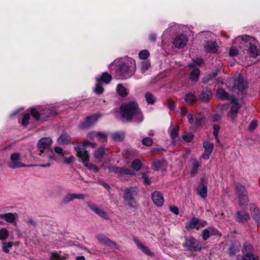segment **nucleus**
<instances>
[{"label":"nucleus","instance_id":"f257e3e1","mask_svg":"<svg viewBox=\"0 0 260 260\" xmlns=\"http://www.w3.org/2000/svg\"><path fill=\"white\" fill-rule=\"evenodd\" d=\"M121 117L130 122L133 119L134 122L140 123L143 120V116L138 103L135 101H130L121 104L120 107Z\"/></svg>","mask_w":260,"mask_h":260},{"label":"nucleus","instance_id":"f03ea898","mask_svg":"<svg viewBox=\"0 0 260 260\" xmlns=\"http://www.w3.org/2000/svg\"><path fill=\"white\" fill-rule=\"evenodd\" d=\"M136 66L135 61L131 59L126 62H122L117 66L116 73L119 78L122 79H127L131 78L136 72Z\"/></svg>","mask_w":260,"mask_h":260},{"label":"nucleus","instance_id":"7ed1b4c3","mask_svg":"<svg viewBox=\"0 0 260 260\" xmlns=\"http://www.w3.org/2000/svg\"><path fill=\"white\" fill-rule=\"evenodd\" d=\"M234 191L237 205L240 208H246L250 204V200L248 191L245 186L240 183H236Z\"/></svg>","mask_w":260,"mask_h":260},{"label":"nucleus","instance_id":"20e7f679","mask_svg":"<svg viewBox=\"0 0 260 260\" xmlns=\"http://www.w3.org/2000/svg\"><path fill=\"white\" fill-rule=\"evenodd\" d=\"M138 196V189L135 186H130L123 190L122 198L125 204L129 207L135 208L138 202L136 198Z\"/></svg>","mask_w":260,"mask_h":260},{"label":"nucleus","instance_id":"39448f33","mask_svg":"<svg viewBox=\"0 0 260 260\" xmlns=\"http://www.w3.org/2000/svg\"><path fill=\"white\" fill-rule=\"evenodd\" d=\"M182 245L185 251L191 253L200 252L205 248L202 247L201 242L192 236H185Z\"/></svg>","mask_w":260,"mask_h":260},{"label":"nucleus","instance_id":"423d86ee","mask_svg":"<svg viewBox=\"0 0 260 260\" xmlns=\"http://www.w3.org/2000/svg\"><path fill=\"white\" fill-rule=\"evenodd\" d=\"M241 39L243 42L245 43L246 46H248V50L249 52L250 56L256 58L260 55V50H259L256 46L254 44L255 43V40L252 37L249 36H241Z\"/></svg>","mask_w":260,"mask_h":260},{"label":"nucleus","instance_id":"0eeeda50","mask_svg":"<svg viewBox=\"0 0 260 260\" xmlns=\"http://www.w3.org/2000/svg\"><path fill=\"white\" fill-rule=\"evenodd\" d=\"M109 172H113L117 175L118 177L122 176L124 175H129L131 176H134L135 175V172L130 169H127L125 167H119L114 166H109L107 167Z\"/></svg>","mask_w":260,"mask_h":260},{"label":"nucleus","instance_id":"6e6552de","mask_svg":"<svg viewBox=\"0 0 260 260\" xmlns=\"http://www.w3.org/2000/svg\"><path fill=\"white\" fill-rule=\"evenodd\" d=\"M251 219L250 213L246 210H238L235 212V220L240 224H244Z\"/></svg>","mask_w":260,"mask_h":260},{"label":"nucleus","instance_id":"1a4fd4ad","mask_svg":"<svg viewBox=\"0 0 260 260\" xmlns=\"http://www.w3.org/2000/svg\"><path fill=\"white\" fill-rule=\"evenodd\" d=\"M11 162L9 166L11 168L15 169L20 167H29L36 166V165H26L19 161L20 155L18 153H13L10 156Z\"/></svg>","mask_w":260,"mask_h":260},{"label":"nucleus","instance_id":"9d476101","mask_svg":"<svg viewBox=\"0 0 260 260\" xmlns=\"http://www.w3.org/2000/svg\"><path fill=\"white\" fill-rule=\"evenodd\" d=\"M74 148L77 152V157L80 161L82 162L84 165H85L89 162L90 160L88 153L84 147L79 145L75 146Z\"/></svg>","mask_w":260,"mask_h":260},{"label":"nucleus","instance_id":"9b49d317","mask_svg":"<svg viewBox=\"0 0 260 260\" xmlns=\"http://www.w3.org/2000/svg\"><path fill=\"white\" fill-rule=\"evenodd\" d=\"M248 206L251 217L256 223L260 224V209L253 202L250 203Z\"/></svg>","mask_w":260,"mask_h":260},{"label":"nucleus","instance_id":"f8f14e48","mask_svg":"<svg viewBox=\"0 0 260 260\" xmlns=\"http://www.w3.org/2000/svg\"><path fill=\"white\" fill-rule=\"evenodd\" d=\"M233 87H237L239 91H243L248 88V83L244 80L243 76L241 74H239L237 77L234 78Z\"/></svg>","mask_w":260,"mask_h":260},{"label":"nucleus","instance_id":"ddd939ff","mask_svg":"<svg viewBox=\"0 0 260 260\" xmlns=\"http://www.w3.org/2000/svg\"><path fill=\"white\" fill-rule=\"evenodd\" d=\"M98 117L99 116L96 115L87 116L84 121L81 122L79 125V128L81 129H84L90 127L96 122Z\"/></svg>","mask_w":260,"mask_h":260},{"label":"nucleus","instance_id":"4468645a","mask_svg":"<svg viewBox=\"0 0 260 260\" xmlns=\"http://www.w3.org/2000/svg\"><path fill=\"white\" fill-rule=\"evenodd\" d=\"M213 96L211 89L208 87H203L202 90L199 95V99L204 103H207Z\"/></svg>","mask_w":260,"mask_h":260},{"label":"nucleus","instance_id":"2eb2a0df","mask_svg":"<svg viewBox=\"0 0 260 260\" xmlns=\"http://www.w3.org/2000/svg\"><path fill=\"white\" fill-rule=\"evenodd\" d=\"M52 143V139L49 137L41 138L38 143V147L41 153H43L45 149H49Z\"/></svg>","mask_w":260,"mask_h":260},{"label":"nucleus","instance_id":"dca6fc26","mask_svg":"<svg viewBox=\"0 0 260 260\" xmlns=\"http://www.w3.org/2000/svg\"><path fill=\"white\" fill-rule=\"evenodd\" d=\"M151 199L155 206L160 207L164 205V199L159 191H154L151 193Z\"/></svg>","mask_w":260,"mask_h":260},{"label":"nucleus","instance_id":"f3484780","mask_svg":"<svg viewBox=\"0 0 260 260\" xmlns=\"http://www.w3.org/2000/svg\"><path fill=\"white\" fill-rule=\"evenodd\" d=\"M187 41V37L185 35L181 34L176 36L174 41V44L176 47L182 48L186 46Z\"/></svg>","mask_w":260,"mask_h":260},{"label":"nucleus","instance_id":"a211bd4d","mask_svg":"<svg viewBox=\"0 0 260 260\" xmlns=\"http://www.w3.org/2000/svg\"><path fill=\"white\" fill-rule=\"evenodd\" d=\"M88 206L92 211H93L100 217L105 219H108L109 216L107 212L99 208L95 204L92 203H88Z\"/></svg>","mask_w":260,"mask_h":260},{"label":"nucleus","instance_id":"6ab92c4d","mask_svg":"<svg viewBox=\"0 0 260 260\" xmlns=\"http://www.w3.org/2000/svg\"><path fill=\"white\" fill-rule=\"evenodd\" d=\"M242 254H246L249 253L254 252L255 249L253 245L248 240H245L241 247Z\"/></svg>","mask_w":260,"mask_h":260},{"label":"nucleus","instance_id":"aec40b11","mask_svg":"<svg viewBox=\"0 0 260 260\" xmlns=\"http://www.w3.org/2000/svg\"><path fill=\"white\" fill-rule=\"evenodd\" d=\"M241 107V104L233 105L228 114V116L231 118L233 122L235 121L239 109Z\"/></svg>","mask_w":260,"mask_h":260},{"label":"nucleus","instance_id":"412c9836","mask_svg":"<svg viewBox=\"0 0 260 260\" xmlns=\"http://www.w3.org/2000/svg\"><path fill=\"white\" fill-rule=\"evenodd\" d=\"M205 48L209 53H215L217 51V43L212 40L208 41L205 45Z\"/></svg>","mask_w":260,"mask_h":260},{"label":"nucleus","instance_id":"4be33fe9","mask_svg":"<svg viewBox=\"0 0 260 260\" xmlns=\"http://www.w3.org/2000/svg\"><path fill=\"white\" fill-rule=\"evenodd\" d=\"M71 137L67 133L62 132L57 139V142L61 145H68L71 141Z\"/></svg>","mask_w":260,"mask_h":260},{"label":"nucleus","instance_id":"5701e85b","mask_svg":"<svg viewBox=\"0 0 260 260\" xmlns=\"http://www.w3.org/2000/svg\"><path fill=\"white\" fill-rule=\"evenodd\" d=\"M134 241L137 247L141 249L144 253L148 255H153V253L150 251V249L144 245L140 240L136 238H134Z\"/></svg>","mask_w":260,"mask_h":260},{"label":"nucleus","instance_id":"b1692460","mask_svg":"<svg viewBox=\"0 0 260 260\" xmlns=\"http://www.w3.org/2000/svg\"><path fill=\"white\" fill-rule=\"evenodd\" d=\"M166 163V160L165 158L161 159H155L152 162L151 168L153 170L158 171L162 168Z\"/></svg>","mask_w":260,"mask_h":260},{"label":"nucleus","instance_id":"393cba45","mask_svg":"<svg viewBox=\"0 0 260 260\" xmlns=\"http://www.w3.org/2000/svg\"><path fill=\"white\" fill-rule=\"evenodd\" d=\"M42 113V121H46L48 118L55 116L57 114L56 110L53 108H48L44 110Z\"/></svg>","mask_w":260,"mask_h":260},{"label":"nucleus","instance_id":"a878e982","mask_svg":"<svg viewBox=\"0 0 260 260\" xmlns=\"http://www.w3.org/2000/svg\"><path fill=\"white\" fill-rule=\"evenodd\" d=\"M199 222V219L198 218L193 217L189 221L186 223L185 227L188 231L192 230L195 229L197 230Z\"/></svg>","mask_w":260,"mask_h":260},{"label":"nucleus","instance_id":"bb28decb","mask_svg":"<svg viewBox=\"0 0 260 260\" xmlns=\"http://www.w3.org/2000/svg\"><path fill=\"white\" fill-rule=\"evenodd\" d=\"M112 77L108 72H104L102 73L100 77L96 78L97 82L104 83L109 84L112 80Z\"/></svg>","mask_w":260,"mask_h":260},{"label":"nucleus","instance_id":"cd10ccee","mask_svg":"<svg viewBox=\"0 0 260 260\" xmlns=\"http://www.w3.org/2000/svg\"><path fill=\"white\" fill-rule=\"evenodd\" d=\"M85 195L83 194H76V193H70L67 194L63 199V202L67 203L70 201L73 200L75 199H84Z\"/></svg>","mask_w":260,"mask_h":260},{"label":"nucleus","instance_id":"c85d7f7f","mask_svg":"<svg viewBox=\"0 0 260 260\" xmlns=\"http://www.w3.org/2000/svg\"><path fill=\"white\" fill-rule=\"evenodd\" d=\"M191 164L192 167L190 171V175L191 176H194L198 174V169L201 167V165L196 158L191 159Z\"/></svg>","mask_w":260,"mask_h":260},{"label":"nucleus","instance_id":"c756f323","mask_svg":"<svg viewBox=\"0 0 260 260\" xmlns=\"http://www.w3.org/2000/svg\"><path fill=\"white\" fill-rule=\"evenodd\" d=\"M184 100L188 104L192 105L197 102L198 98L192 92H189L185 94Z\"/></svg>","mask_w":260,"mask_h":260},{"label":"nucleus","instance_id":"7c9ffc66","mask_svg":"<svg viewBox=\"0 0 260 260\" xmlns=\"http://www.w3.org/2000/svg\"><path fill=\"white\" fill-rule=\"evenodd\" d=\"M29 112L31 116L36 120V121H42V113H40L34 107H30L29 108Z\"/></svg>","mask_w":260,"mask_h":260},{"label":"nucleus","instance_id":"2f4dec72","mask_svg":"<svg viewBox=\"0 0 260 260\" xmlns=\"http://www.w3.org/2000/svg\"><path fill=\"white\" fill-rule=\"evenodd\" d=\"M97 238L100 243H102L106 245L110 246L111 245H115V243L109 238L106 237L104 235H99L97 236Z\"/></svg>","mask_w":260,"mask_h":260},{"label":"nucleus","instance_id":"473e14b6","mask_svg":"<svg viewBox=\"0 0 260 260\" xmlns=\"http://www.w3.org/2000/svg\"><path fill=\"white\" fill-rule=\"evenodd\" d=\"M217 95L221 100H230V99L228 92L222 88H218L217 90Z\"/></svg>","mask_w":260,"mask_h":260},{"label":"nucleus","instance_id":"72a5a7b5","mask_svg":"<svg viewBox=\"0 0 260 260\" xmlns=\"http://www.w3.org/2000/svg\"><path fill=\"white\" fill-rule=\"evenodd\" d=\"M116 91L121 97H126L128 95L126 88L121 84H119L117 85Z\"/></svg>","mask_w":260,"mask_h":260},{"label":"nucleus","instance_id":"f704fd0d","mask_svg":"<svg viewBox=\"0 0 260 260\" xmlns=\"http://www.w3.org/2000/svg\"><path fill=\"white\" fill-rule=\"evenodd\" d=\"M111 137L116 142H122L125 138V135L123 132H116L112 134Z\"/></svg>","mask_w":260,"mask_h":260},{"label":"nucleus","instance_id":"c9c22d12","mask_svg":"<svg viewBox=\"0 0 260 260\" xmlns=\"http://www.w3.org/2000/svg\"><path fill=\"white\" fill-rule=\"evenodd\" d=\"M242 260H258L259 256L254 252L243 254L241 256Z\"/></svg>","mask_w":260,"mask_h":260},{"label":"nucleus","instance_id":"e433bc0d","mask_svg":"<svg viewBox=\"0 0 260 260\" xmlns=\"http://www.w3.org/2000/svg\"><path fill=\"white\" fill-rule=\"evenodd\" d=\"M145 100L149 105H154L156 102V98L150 92H147L145 95Z\"/></svg>","mask_w":260,"mask_h":260},{"label":"nucleus","instance_id":"4c0bfd02","mask_svg":"<svg viewBox=\"0 0 260 260\" xmlns=\"http://www.w3.org/2000/svg\"><path fill=\"white\" fill-rule=\"evenodd\" d=\"M204 151L211 154L214 149V144L209 141L204 142L203 143Z\"/></svg>","mask_w":260,"mask_h":260},{"label":"nucleus","instance_id":"58836bf2","mask_svg":"<svg viewBox=\"0 0 260 260\" xmlns=\"http://www.w3.org/2000/svg\"><path fill=\"white\" fill-rule=\"evenodd\" d=\"M200 74V70L199 68H194L190 73V80L192 81H197Z\"/></svg>","mask_w":260,"mask_h":260},{"label":"nucleus","instance_id":"ea45409f","mask_svg":"<svg viewBox=\"0 0 260 260\" xmlns=\"http://www.w3.org/2000/svg\"><path fill=\"white\" fill-rule=\"evenodd\" d=\"M105 153V148L104 146H101L95 151L94 156L95 158L100 159L102 158Z\"/></svg>","mask_w":260,"mask_h":260},{"label":"nucleus","instance_id":"a19ab883","mask_svg":"<svg viewBox=\"0 0 260 260\" xmlns=\"http://www.w3.org/2000/svg\"><path fill=\"white\" fill-rule=\"evenodd\" d=\"M5 220L9 223H14L16 221V217H17V213H5Z\"/></svg>","mask_w":260,"mask_h":260},{"label":"nucleus","instance_id":"79ce46f5","mask_svg":"<svg viewBox=\"0 0 260 260\" xmlns=\"http://www.w3.org/2000/svg\"><path fill=\"white\" fill-rule=\"evenodd\" d=\"M239 250L238 246L235 243H232L228 250V254L229 256H234L237 252H239Z\"/></svg>","mask_w":260,"mask_h":260},{"label":"nucleus","instance_id":"37998d69","mask_svg":"<svg viewBox=\"0 0 260 260\" xmlns=\"http://www.w3.org/2000/svg\"><path fill=\"white\" fill-rule=\"evenodd\" d=\"M151 67L150 62L147 60H144L141 62V72L144 74Z\"/></svg>","mask_w":260,"mask_h":260},{"label":"nucleus","instance_id":"c03bdc74","mask_svg":"<svg viewBox=\"0 0 260 260\" xmlns=\"http://www.w3.org/2000/svg\"><path fill=\"white\" fill-rule=\"evenodd\" d=\"M142 165V162L139 159L134 160L131 164L132 168L136 171H138L141 170Z\"/></svg>","mask_w":260,"mask_h":260},{"label":"nucleus","instance_id":"a18cd8bd","mask_svg":"<svg viewBox=\"0 0 260 260\" xmlns=\"http://www.w3.org/2000/svg\"><path fill=\"white\" fill-rule=\"evenodd\" d=\"M9 236L8 230L5 228H2L0 230V240H5Z\"/></svg>","mask_w":260,"mask_h":260},{"label":"nucleus","instance_id":"49530a36","mask_svg":"<svg viewBox=\"0 0 260 260\" xmlns=\"http://www.w3.org/2000/svg\"><path fill=\"white\" fill-rule=\"evenodd\" d=\"M13 242H2V250L3 252L8 253L10 252V248L13 246Z\"/></svg>","mask_w":260,"mask_h":260},{"label":"nucleus","instance_id":"de8ad7c7","mask_svg":"<svg viewBox=\"0 0 260 260\" xmlns=\"http://www.w3.org/2000/svg\"><path fill=\"white\" fill-rule=\"evenodd\" d=\"M207 186L206 185H203L199 190V194L203 199H205L207 196Z\"/></svg>","mask_w":260,"mask_h":260},{"label":"nucleus","instance_id":"09e8293b","mask_svg":"<svg viewBox=\"0 0 260 260\" xmlns=\"http://www.w3.org/2000/svg\"><path fill=\"white\" fill-rule=\"evenodd\" d=\"M205 118L204 117H196L194 124L196 128L201 127L205 122Z\"/></svg>","mask_w":260,"mask_h":260},{"label":"nucleus","instance_id":"8fccbe9b","mask_svg":"<svg viewBox=\"0 0 260 260\" xmlns=\"http://www.w3.org/2000/svg\"><path fill=\"white\" fill-rule=\"evenodd\" d=\"M182 138L185 142L190 143L193 140L194 135L192 133L188 132L185 135H182Z\"/></svg>","mask_w":260,"mask_h":260},{"label":"nucleus","instance_id":"3c124183","mask_svg":"<svg viewBox=\"0 0 260 260\" xmlns=\"http://www.w3.org/2000/svg\"><path fill=\"white\" fill-rule=\"evenodd\" d=\"M84 166L86 167L89 171H93L94 173H98L100 170L99 168L96 166L89 162L84 165Z\"/></svg>","mask_w":260,"mask_h":260},{"label":"nucleus","instance_id":"603ef678","mask_svg":"<svg viewBox=\"0 0 260 260\" xmlns=\"http://www.w3.org/2000/svg\"><path fill=\"white\" fill-rule=\"evenodd\" d=\"M141 178L143 179V183L144 185L146 186H149L151 184V179L146 173H142Z\"/></svg>","mask_w":260,"mask_h":260},{"label":"nucleus","instance_id":"864d4df0","mask_svg":"<svg viewBox=\"0 0 260 260\" xmlns=\"http://www.w3.org/2000/svg\"><path fill=\"white\" fill-rule=\"evenodd\" d=\"M179 127L178 126L173 128L170 133V137L171 139L175 140L179 135Z\"/></svg>","mask_w":260,"mask_h":260},{"label":"nucleus","instance_id":"5fc2aeb1","mask_svg":"<svg viewBox=\"0 0 260 260\" xmlns=\"http://www.w3.org/2000/svg\"><path fill=\"white\" fill-rule=\"evenodd\" d=\"M149 55V52L147 50H141L139 53V57L142 59H146Z\"/></svg>","mask_w":260,"mask_h":260},{"label":"nucleus","instance_id":"6e6d98bb","mask_svg":"<svg viewBox=\"0 0 260 260\" xmlns=\"http://www.w3.org/2000/svg\"><path fill=\"white\" fill-rule=\"evenodd\" d=\"M202 239L204 241H206L211 236L209 227L204 229L202 231Z\"/></svg>","mask_w":260,"mask_h":260},{"label":"nucleus","instance_id":"4d7b16f0","mask_svg":"<svg viewBox=\"0 0 260 260\" xmlns=\"http://www.w3.org/2000/svg\"><path fill=\"white\" fill-rule=\"evenodd\" d=\"M213 128V136L216 141H218V134L220 129V126L218 124H214Z\"/></svg>","mask_w":260,"mask_h":260},{"label":"nucleus","instance_id":"13d9d810","mask_svg":"<svg viewBox=\"0 0 260 260\" xmlns=\"http://www.w3.org/2000/svg\"><path fill=\"white\" fill-rule=\"evenodd\" d=\"M104 89L102 86L101 83L97 82L94 88V91L96 94H101L103 93Z\"/></svg>","mask_w":260,"mask_h":260},{"label":"nucleus","instance_id":"bf43d9fd","mask_svg":"<svg viewBox=\"0 0 260 260\" xmlns=\"http://www.w3.org/2000/svg\"><path fill=\"white\" fill-rule=\"evenodd\" d=\"M30 119V115L29 113H26L24 114L22 121L21 124L23 126H26L28 125L29 122V120Z\"/></svg>","mask_w":260,"mask_h":260},{"label":"nucleus","instance_id":"052dcab7","mask_svg":"<svg viewBox=\"0 0 260 260\" xmlns=\"http://www.w3.org/2000/svg\"><path fill=\"white\" fill-rule=\"evenodd\" d=\"M142 143L143 145L149 147L152 145L153 140L151 138L147 137L142 139Z\"/></svg>","mask_w":260,"mask_h":260},{"label":"nucleus","instance_id":"680f3d73","mask_svg":"<svg viewBox=\"0 0 260 260\" xmlns=\"http://www.w3.org/2000/svg\"><path fill=\"white\" fill-rule=\"evenodd\" d=\"M210 230L211 236H216L217 237H221L222 234L219 231L215 228L209 227Z\"/></svg>","mask_w":260,"mask_h":260},{"label":"nucleus","instance_id":"e2e57ef3","mask_svg":"<svg viewBox=\"0 0 260 260\" xmlns=\"http://www.w3.org/2000/svg\"><path fill=\"white\" fill-rule=\"evenodd\" d=\"M96 137L102 142H106L107 140V135L101 132H97L96 133Z\"/></svg>","mask_w":260,"mask_h":260},{"label":"nucleus","instance_id":"0e129e2a","mask_svg":"<svg viewBox=\"0 0 260 260\" xmlns=\"http://www.w3.org/2000/svg\"><path fill=\"white\" fill-rule=\"evenodd\" d=\"M192 61L194 62L196 66H201L205 63L204 59L201 57H196L195 58L192 59Z\"/></svg>","mask_w":260,"mask_h":260},{"label":"nucleus","instance_id":"69168bd1","mask_svg":"<svg viewBox=\"0 0 260 260\" xmlns=\"http://www.w3.org/2000/svg\"><path fill=\"white\" fill-rule=\"evenodd\" d=\"M229 55L231 57H234L237 56L239 53V50L235 47L232 46L230 48L229 52Z\"/></svg>","mask_w":260,"mask_h":260},{"label":"nucleus","instance_id":"338daca9","mask_svg":"<svg viewBox=\"0 0 260 260\" xmlns=\"http://www.w3.org/2000/svg\"><path fill=\"white\" fill-rule=\"evenodd\" d=\"M168 107L170 111L174 110L176 108V105L175 102L171 99L168 100Z\"/></svg>","mask_w":260,"mask_h":260},{"label":"nucleus","instance_id":"774afa93","mask_svg":"<svg viewBox=\"0 0 260 260\" xmlns=\"http://www.w3.org/2000/svg\"><path fill=\"white\" fill-rule=\"evenodd\" d=\"M166 151H167L166 149L163 148L161 147H156V148H153L152 150H151L150 154L151 155H154L155 154L158 153L159 151L166 152Z\"/></svg>","mask_w":260,"mask_h":260}]
</instances>
